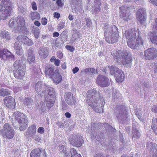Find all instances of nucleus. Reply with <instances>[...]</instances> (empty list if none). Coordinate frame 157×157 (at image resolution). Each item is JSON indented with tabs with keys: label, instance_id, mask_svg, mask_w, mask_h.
Returning <instances> with one entry per match:
<instances>
[{
	"label": "nucleus",
	"instance_id": "obj_64",
	"mask_svg": "<svg viewBox=\"0 0 157 157\" xmlns=\"http://www.w3.org/2000/svg\"><path fill=\"white\" fill-rule=\"evenodd\" d=\"M59 34L57 32H55L53 34V36L54 37H58L59 36Z\"/></svg>",
	"mask_w": 157,
	"mask_h": 157
},
{
	"label": "nucleus",
	"instance_id": "obj_63",
	"mask_svg": "<svg viewBox=\"0 0 157 157\" xmlns=\"http://www.w3.org/2000/svg\"><path fill=\"white\" fill-rule=\"evenodd\" d=\"M71 157H82L81 155L80 154L77 153L76 154H74L71 156Z\"/></svg>",
	"mask_w": 157,
	"mask_h": 157
},
{
	"label": "nucleus",
	"instance_id": "obj_21",
	"mask_svg": "<svg viewBox=\"0 0 157 157\" xmlns=\"http://www.w3.org/2000/svg\"><path fill=\"white\" fill-rule=\"evenodd\" d=\"M51 78L53 82L56 83H59L62 80V76L59 74V71L58 70L55 71V73Z\"/></svg>",
	"mask_w": 157,
	"mask_h": 157
},
{
	"label": "nucleus",
	"instance_id": "obj_3",
	"mask_svg": "<svg viewBox=\"0 0 157 157\" xmlns=\"http://www.w3.org/2000/svg\"><path fill=\"white\" fill-rule=\"evenodd\" d=\"M113 59L117 63L121 64L124 66L129 65L132 59L129 52L127 50H114L111 53Z\"/></svg>",
	"mask_w": 157,
	"mask_h": 157
},
{
	"label": "nucleus",
	"instance_id": "obj_10",
	"mask_svg": "<svg viewBox=\"0 0 157 157\" xmlns=\"http://www.w3.org/2000/svg\"><path fill=\"white\" fill-rule=\"evenodd\" d=\"M157 57V50L155 48H149L144 51V58L146 59H153Z\"/></svg>",
	"mask_w": 157,
	"mask_h": 157
},
{
	"label": "nucleus",
	"instance_id": "obj_35",
	"mask_svg": "<svg viewBox=\"0 0 157 157\" xmlns=\"http://www.w3.org/2000/svg\"><path fill=\"white\" fill-rule=\"evenodd\" d=\"M132 137L139 138L140 136V134L138 130L136 128H133L132 130Z\"/></svg>",
	"mask_w": 157,
	"mask_h": 157
},
{
	"label": "nucleus",
	"instance_id": "obj_45",
	"mask_svg": "<svg viewBox=\"0 0 157 157\" xmlns=\"http://www.w3.org/2000/svg\"><path fill=\"white\" fill-rule=\"evenodd\" d=\"M86 19V25L87 26V27H89L92 24V22H91V21L90 18H85Z\"/></svg>",
	"mask_w": 157,
	"mask_h": 157
},
{
	"label": "nucleus",
	"instance_id": "obj_50",
	"mask_svg": "<svg viewBox=\"0 0 157 157\" xmlns=\"http://www.w3.org/2000/svg\"><path fill=\"white\" fill-rule=\"evenodd\" d=\"M32 7L33 10H36L37 9L36 5L35 2H33L31 3Z\"/></svg>",
	"mask_w": 157,
	"mask_h": 157
},
{
	"label": "nucleus",
	"instance_id": "obj_38",
	"mask_svg": "<svg viewBox=\"0 0 157 157\" xmlns=\"http://www.w3.org/2000/svg\"><path fill=\"white\" fill-rule=\"evenodd\" d=\"M60 151L62 152L64 154V157H69L70 156L69 153L66 151V148L64 145H62L60 148Z\"/></svg>",
	"mask_w": 157,
	"mask_h": 157
},
{
	"label": "nucleus",
	"instance_id": "obj_48",
	"mask_svg": "<svg viewBox=\"0 0 157 157\" xmlns=\"http://www.w3.org/2000/svg\"><path fill=\"white\" fill-rule=\"evenodd\" d=\"M47 23V19L46 17L42 18L41 19V24L43 25H45Z\"/></svg>",
	"mask_w": 157,
	"mask_h": 157
},
{
	"label": "nucleus",
	"instance_id": "obj_60",
	"mask_svg": "<svg viewBox=\"0 0 157 157\" xmlns=\"http://www.w3.org/2000/svg\"><path fill=\"white\" fill-rule=\"evenodd\" d=\"M34 24L35 25L38 27L40 26L41 25L40 23L37 21H34Z\"/></svg>",
	"mask_w": 157,
	"mask_h": 157
},
{
	"label": "nucleus",
	"instance_id": "obj_43",
	"mask_svg": "<svg viewBox=\"0 0 157 157\" xmlns=\"http://www.w3.org/2000/svg\"><path fill=\"white\" fill-rule=\"evenodd\" d=\"M65 48L69 51L73 52L75 49V47L71 45H67L65 46Z\"/></svg>",
	"mask_w": 157,
	"mask_h": 157
},
{
	"label": "nucleus",
	"instance_id": "obj_28",
	"mask_svg": "<svg viewBox=\"0 0 157 157\" xmlns=\"http://www.w3.org/2000/svg\"><path fill=\"white\" fill-rule=\"evenodd\" d=\"M0 36L3 39H5L7 40H10L11 39L9 33L6 31H1Z\"/></svg>",
	"mask_w": 157,
	"mask_h": 157
},
{
	"label": "nucleus",
	"instance_id": "obj_46",
	"mask_svg": "<svg viewBox=\"0 0 157 157\" xmlns=\"http://www.w3.org/2000/svg\"><path fill=\"white\" fill-rule=\"evenodd\" d=\"M33 52L34 50L33 49L31 48H30L28 50L27 53L28 54V56H29H29L34 55H33Z\"/></svg>",
	"mask_w": 157,
	"mask_h": 157
},
{
	"label": "nucleus",
	"instance_id": "obj_58",
	"mask_svg": "<svg viewBox=\"0 0 157 157\" xmlns=\"http://www.w3.org/2000/svg\"><path fill=\"white\" fill-rule=\"evenodd\" d=\"M64 25L63 24V23L59 24L58 26V29L60 30L63 29L64 27Z\"/></svg>",
	"mask_w": 157,
	"mask_h": 157
},
{
	"label": "nucleus",
	"instance_id": "obj_4",
	"mask_svg": "<svg viewBox=\"0 0 157 157\" xmlns=\"http://www.w3.org/2000/svg\"><path fill=\"white\" fill-rule=\"evenodd\" d=\"M104 31L105 40L107 43L113 44L118 41L119 35L115 25H113L111 28L105 26Z\"/></svg>",
	"mask_w": 157,
	"mask_h": 157
},
{
	"label": "nucleus",
	"instance_id": "obj_62",
	"mask_svg": "<svg viewBox=\"0 0 157 157\" xmlns=\"http://www.w3.org/2000/svg\"><path fill=\"white\" fill-rule=\"evenodd\" d=\"M65 115L67 118H70L71 117V114L68 112H66L65 113Z\"/></svg>",
	"mask_w": 157,
	"mask_h": 157
},
{
	"label": "nucleus",
	"instance_id": "obj_41",
	"mask_svg": "<svg viewBox=\"0 0 157 157\" xmlns=\"http://www.w3.org/2000/svg\"><path fill=\"white\" fill-rule=\"evenodd\" d=\"M17 24L16 22L13 19H11L9 21V25L10 27L13 28H15L16 27V25Z\"/></svg>",
	"mask_w": 157,
	"mask_h": 157
},
{
	"label": "nucleus",
	"instance_id": "obj_47",
	"mask_svg": "<svg viewBox=\"0 0 157 157\" xmlns=\"http://www.w3.org/2000/svg\"><path fill=\"white\" fill-rule=\"evenodd\" d=\"M70 151L71 153V156H72V155H74V154H76L77 153L76 149L75 148H71Z\"/></svg>",
	"mask_w": 157,
	"mask_h": 157
},
{
	"label": "nucleus",
	"instance_id": "obj_55",
	"mask_svg": "<svg viewBox=\"0 0 157 157\" xmlns=\"http://www.w3.org/2000/svg\"><path fill=\"white\" fill-rule=\"evenodd\" d=\"M151 110L152 112L155 113L157 112V106L156 105H154L151 109Z\"/></svg>",
	"mask_w": 157,
	"mask_h": 157
},
{
	"label": "nucleus",
	"instance_id": "obj_49",
	"mask_svg": "<svg viewBox=\"0 0 157 157\" xmlns=\"http://www.w3.org/2000/svg\"><path fill=\"white\" fill-rule=\"evenodd\" d=\"M37 132L40 134H43L44 133V128L43 127H40L37 130Z\"/></svg>",
	"mask_w": 157,
	"mask_h": 157
},
{
	"label": "nucleus",
	"instance_id": "obj_14",
	"mask_svg": "<svg viewBox=\"0 0 157 157\" xmlns=\"http://www.w3.org/2000/svg\"><path fill=\"white\" fill-rule=\"evenodd\" d=\"M7 58L14 59V56L7 49H4L2 50L0 49V58L4 59V57Z\"/></svg>",
	"mask_w": 157,
	"mask_h": 157
},
{
	"label": "nucleus",
	"instance_id": "obj_20",
	"mask_svg": "<svg viewBox=\"0 0 157 157\" xmlns=\"http://www.w3.org/2000/svg\"><path fill=\"white\" fill-rule=\"evenodd\" d=\"M118 73H116L114 76L116 77V80L118 83L122 82L124 81L125 77L124 72L122 70L118 71Z\"/></svg>",
	"mask_w": 157,
	"mask_h": 157
},
{
	"label": "nucleus",
	"instance_id": "obj_40",
	"mask_svg": "<svg viewBox=\"0 0 157 157\" xmlns=\"http://www.w3.org/2000/svg\"><path fill=\"white\" fill-rule=\"evenodd\" d=\"M27 60L28 62L31 64L35 62V56L34 55L28 56Z\"/></svg>",
	"mask_w": 157,
	"mask_h": 157
},
{
	"label": "nucleus",
	"instance_id": "obj_52",
	"mask_svg": "<svg viewBox=\"0 0 157 157\" xmlns=\"http://www.w3.org/2000/svg\"><path fill=\"white\" fill-rule=\"evenodd\" d=\"M151 65L152 66V68L154 69V73H156L157 72V63H153L151 64Z\"/></svg>",
	"mask_w": 157,
	"mask_h": 157
},
{
	"label": "nucleus",
	"instance_id": "obj_1",
	"mask_svg": "<svg viewBox=\"0 0 157 157\" xmlns=\"http://www.w3.org/2000/svg\"><path fill=\"white\" fill-rule=\"evenodd\" d=\"M139 30L137 31L135 28H132L126 31L123 34V37L128 40V46L132 49H137L143 45L144 41L139 36Z\"/></svg>",
	"mask_w": 157,
	"mask_h": 157
},
{
	"label": "nucleus",
	"instance_id": "obj_17",
	"mask_svg": "<svg viewBox=\"0 0 157 157\" xmlns=\"http://www.w3.org/2000/svg\"><path fill=\"white\" fill-rule=\"evenodd\" d=\"M44 72L46 76H50L51 78L55 73L54 66L50 64L47 65L45 67Z\"/></svg>",
	"mask_w": 157,
	"mask_h": 157
},
{
	"label": "nucleus",
	"instance_id": "obj_42",
	"mask_svg": "<svg viewBox=\"0 0 157 157\" xmlns=\"http://www.w3.org/2000/svg\"><path fill=\"white\" fill-rule=\"evenodd\" d=\"M86 73L90 72L91 74H95L96 72V70L93 68H87L85 70Z\"/></svg>",
	"mask_w": 157,
	"mask_h": 157
},
{
	"label": "nucleus",
	"instance_id": "obj_27",
	"mask_svg": "<svg viewBox=\"0 0 157 157\" xmlns=\"http://www.w3.org/2000/svg\"><path fill=\"white\" fill-rule=\"evenodd\" d=\"M39 54L40 58L44 59L48 56V52L47 50L42 48L40 49L39 51Z\"/></svg>",
	"mask_w": 157,
	"mask_h": 157
},
{
	"label": "nucleus",
	"instance_id": "obj_16",
	"mask_svg": "<svg viewBox=\"0 0 157 157\" xmlns=\"http://www.w3.org/2000/svg\"><path fill=\"white\" fill-rule=\"evenodd\" d=\"M125 7H126V5H124L120 7V10L122 12L124 11V10H125V12H123L121 14L123 19L126 21H128L130 19L129 17L131 14H129L130 11L129 10L128 8H126L125 9Z\"/></svg>",
	"mask_w": 157,
	"mask_h": 157
},
{
	"label": "nucleus",
	"instance_id": "obj_30",
	"mask_svg": "<svg viewBox=\"0 0 157 157\" xmlns=\"http://www.w3.org/2000/svg\"><path fill=\"white\" fill-rule=\"evenodd\" d=\"M151 128L154 133L157 135V119L156 118H153Z\"/></svg>",
	"mask_w": 157,
	"mask_h": 157
},
{
	"label": "nucleus",
	"instance_id": "obj_56",
	"mask_svg": "<svg viewBox=\"0 0 157 157\" xmlns=\"http://www.w3.org/2000/svg\"><path fill=\"white\" fill-rule=\"evenodd\" d=\"M60 63V60L58 59H56V60L54 62V64L56 66H58L59 65V64Z\"/></svg>",
	"mask_w": 157,
	"mask_h": 157
},
{
	"label": "nucleus",
	"instance_id": "obj_25",
	"mask_svg": "<svg viewBox=\"0 0 157 157\" xmlns=\"http://www.w3.org/2000/svg\"><path fill=\"white\" fill-rule=\"evenodd\" d=\"M36 91L39 94H41V92L42 91L44 88L46 89L45 85H44L43 82L41 81L38 82L35 85Z\"/></svg>",
	"mask_w": 157,
	"mask_h": 157
},
{
	"label": "nucleus",
	"instance_id": "obj_12",
	"mask_svg": "<svg viewBox=\"0 0 157 157\" xmlns=\"http://www.w3.org/2000/svg\"><path fill=\"white\" fill-rule=\"evenodd\" d=\"M136 17L137 21L140 24H143L146 19L145 10L143 8L140 9L137 12Z\"/></svg>",
	"mask_w": 157,
	"mask_h": 157
},
{
	"label": "nucleus",
	"instance_id": "obj_34",
	"mask_svg": "<svg viewBox=\"0 0 157 157\" xmlns=\"http://www.w3.org/2000/svg\"><path fill=\"white\" fill-rule=\"evenodd\" d=\"M110 70V73L112 75L113 74L115 75L116 73H117L118 71L121 70L117 67H113V66H109L108 67Z\"/></svg>",
	"mask_w": 157,
	"mask_h": 157
},
{
	"label": "nucleus",
	"instance_id": "obj_44",
	"mask_svg": "<svg viewBox=\"0 0 157 157\" xmlns=\"http://www.w3.org/2000/svg\"><path fill=\"white\" fill-rule=\"evenodd\" d=\"M56 3L59 7H61L64 5V3L61 0H56Z\"/></svg>",
	"mask_w": 157,
	"mask_h": 157
},
{
	"label": "nucleus",
	"instance_id": "obj_51",
	"mask_svg": "<svg viewBox=\"0 0 157 157\" xmlns=\"http://www.w3.org/2000/svg\"><path fill=\"white\" fill-rule=\"evenodd\" d=\"M56 55L57 57L60 59H62L63 56V54L62 52L60 51H58L57 52Z\"/></svg>",
	"mask_w": 157,
	"mask_h": 157
},
{
	"label": "nucleus",
	"instance_id": "obj_22",
	"mask_svg": "<svg viewBox=\"0 0 157 157\" xmlns=\"http://www.w3.org/2000/svg\"><path fill=\"white\" fill-rule=\"evenodd\" d=\"M14 48L16 53L18 56H21L23 53V51L21 45L17 42H15L14 45Z\"/></svg>",
	"mask_w": 157,
	"mask_h": 157
},
{
	"label": "nucleus",
	"instance_id": "obj_37",
	"mask_svg": "<svg viewBox=\"0 0 157 157\" xmlns=\"http://www.w3.org/2000/svg\"><path fill=\"white\" fill-rule=\"evenodd\" d=\"M31 17L32 20L39 19L40 18V14L37 12H34L31 13Z\"/></svg>",
	"mask_w": 157,
	"mask_h": 157
},
{
	"label": "nucleus",
	"instance_id": "obj_61",
	"mask_svg": "<svg viewBox=\"0 0 157 157\" xmlns=\"http://www.w3.org/2000/svg\"><path fill=\"white\" fill-rule=\"evenodd\" d=\"M95 157H105L104 156H103L100 153L97 154L95 156ZM106 157H110L109 156H107Z\"/></svg>",
	"mask_w": 157,
	"mask_h": 157
},
{
	"label": "nucleus",
	"instance_id": "obj_33",
	"mask_svg": "<svg viewBox=\"0 0 157 157\" xmlns=\"http://www.w3.org/2000/svg\"><path fill=\"white\" fill-rule=\"evenodd\" d=\"M10 94V91L8 89L1 88L0 90V95L5 97Z\"/></svg>",
	"mask_w": 157,
	"mask_h": 157
},
{
	"label": "nucleus",
	"instance_id": "obj_19",
	"mask_svg": "<svg viewBox=\"0 0 157 157\" xmlns=\"http://www.w3.org/2000/svg\"><path fill=\"white\" fill-rule=\"evenodd\" d=\"M15 119L17 121L19 124H21L23 119L26 118V116L23 113L18 111H16L13 113Z\"/></svg>",
	"mask_w": 157,
	"mask_h": 157
},
{
	"label": "nucleus",
	"instance_id": "obj_2",
	"mask_svg": "<svg viewBox=\"0 0 157 157\" xmlns=\"http://www.w3.org/2000/svg\"><path fill=\"white\" fill-rule=\"evenodd\" d=\"M97 94V92L95 90L93 89L88 91L86 93V100L88 105L94 109L96 112L100 113L101 111L96 108L100 106L102 108L103 107L105 104V101L102 97H100L99 98H97L96 96Z\"/></svg>",
	"mask_w": 157,
	"mask_h": 157
},
{
	"label": "nucleus",
	"instance_id": "obj_7",
	"mask_svg": "<svg viewBox=\"0 0 157 157\" xmlns=\"http://www.w3.org/2000/svg\"><path fill=\"white\" fill-rule=\"evenodd\" d=\"M2 136L9 139L12 138L14 135V131L13 128L8 123L4 124L3 128L1 129Z\"/></svg>",
	"mask_w": 157,
	"mask_h": 157
},
{
	"label": "nucleus",
	"instance_id": "obj_53",
	"mask_svg": "<svg viewBox=\"0 0 157 157\" xmlns=\"http://www.w3.org/2000/svg\"><path fill=\"white\" fill-rule=\"evenodd\" d=\"M117 108L118 109H124L125 108V106L123 105H117Z\"/></svg>",
	"mask_w": 157,
	"mask_h": 157
},
{
	"label": "nucleus",
	"instance_id": "obj_32",
	"mask_svg": "<svg viewBox=\"0 0 157 157\" xmlns=\"http://www.w3.org/2000/svg\"><path fill=\"white\" fill-rule=\"evenodd\" d=\"M47 89H48V94L51 98H53L54 97L56 98L55 91L54 89L51 87L46 86Z\"/></svg>",
	"mask_w": 157,
	"mask_h": 157
},
{
	"label": "nucleus",
	"instance_id": "obj_13",
	"mask_svg": "<svg viewBox=\"0 0 157 157\" xmlns=\"http://www.w3.org/2000/svg\"><path fill=\"white\" fill-rule=\"evenodd\" d=\"M16 40V42H17L19 44L21 42L28 46H31L33 44L32 40L25 36L21 35H19L17 37Z\"/></svg>",
	"mask_w": 157,
	"mask_h": 157
},
{
	"label": "nucleus",
	"instance_id": "obj_31",
	"mask_svg": "<svg viewBox=\"0 0 157 157\" xmlns=\"http://www.w3.org/2000/svg\"><path fill=\"white\" fill-rule=\"evenodd\" d=\"M29 135L31 136L35 134L36 131V128L35 125H32L28 129Z\"/></svg>",
	"mask_w": 157,
	"mask_h": 157
},
{
	"label": "nucleus",
	"instance_id": "obj_54",
	"mask_svg": "<svg viewBox=\"0 0 157 157\" xmlns=\"http://www.w3.org/2000/svg\"><path fill=\"white\" fill-rule=\"evenodd\" d=\"M54 17L58 19L60 17V14L58 12H54L53 14Z\"/></svg>",
	"mask_w": 157,
	"mask_h": 157
},
{
	"label": "nucleus",
	"instance_id": "obj_29",
	"mask_svg": "<svg viewBox=\"0 0 157 157\" xmlns=\"http://www.w3.org/2000/svg\"><path fill=\"white\" fill-rule=\"evenodd\" d=\"M28 120L26 118L24 119L23 121H22L21 124H19L21 125L20 127V130L21 131H23L25 130L28 126Z\"/></svg>",
	"mask_w": 157,
	"mask_h": 157
},
{
	"label": "nucleus",
	"instance_id": "obj_24",
	"mask_svg": "<svg viewBox=\"0 0 157 157\" xmlns=\"http://www.w3.org/2000/svg\"><path fill=\"white\" fill-rule=\"evenodd\" d=\"M16 19V21L17 25L18 28L24 26L25 24V20L24 17L21 16H18Z\"/></svg>",
	"mask_w": 157,
	"mask_h": 157
},
{
	"label": "nucleus",
	"instance_id": "obj_36",
	"mask_svg": "<svg viewBox=\"0 0 157 157\" xmlns=\"http://www.w3.org/2000/svg\"><path fill=\"white\" fill-rule=\"evenodd\" d=\"M32 33L36 39H38L39 38L40 33V29L39 28L36 27H34L32 29Z\"/></svg>",
	"mask_w": 157,
	"mask_h": 157
},
{
	"label": "nucleus",
	"instance_id": "obj_9",
	"mask_svg": "<svg viewBox=\"0 0 157 157\" xmlns=\"http://www.w3.org/2000/svg\"><path fill=\"white\" fill-rule=\"evenodd\" d=\"M152 29L156 30L157 32L153 31L148 34L151 42L153 44L157 45V18L155 19V22L151 25Z\"/></svg>",
	"mask_w": 157,
	"mask_h": 157
},
{
	"label": "nucleus",
	"instance_id": "obj_26",
	"mask_svg": "<svg viewBox=\"0 0 157 157\" xmlns=\"http://www.w3.org/2000/svg\"><path fill=\"white\" fill-rule=\"evenodd\" d=\"M41 149L37 148L33 149L30 153V157H40L41 152Z\"/></svg>",
	"mask_w": 157,
	"mask_h": 157
},
{
	"label": "nucleus",
	"instance_id": "obj_11",
	"mask_svg": "<svg viewBox=\"0 0 157 157\" xmlns=\"http://www.w3.org/2000/svg\"><path fill=\"white\" fill-rule=\"evenodd\" d=\"M96 81L97 83L102 87L108 86L110 84L109 78L101 75L98 76Z\"/></svg>",
	"mask_w": 157,
	"mask_h": 157
},
{
	"label": "nucleus",
	"instance_id": "obj_59",
	"mask_svg": "<svg viewBox=\"0 0 157 157\" xmlns=\"http://www.w3.org/2000/svg\"><path fill=\"white\" fill-rule=\"evenodd\" d=\"M150 2L153 5L157 6V0H150Z\"/></svg>",
	"mask_w": 157,
	"mask_h": 157
},
{
	"label": "nucleus",
	"instance_id": "obj_18",
	"mask_svg": "<svg viewBox=\"0 0 157 157\" xmlns=\"http://www.w3.org/2000/svg\"><path fill=\"white\" fill-rule=\"evenodd\" d=\"M65 100L68 104L70 105H74L76 102L75 98L70 93H67L65 97Z\"/></svg>",
	"mask_w": 157,
	"mask_h": 157
},
{
	"label": "nucleus",
	"instance_id": "obj_15",
	"mask_svg": "<svg viewBox=\"0 0 157 157\" xmlns=\"http://www.w3.org/2000/svg\"><path fill=\"white\" fill-rule=\"evenodd\" d=\"M4 102L5 104L8 108H13L15 105V99L11 96L5 97L4 99Z\"/></svg>",
	"mask_w": 157,
	"mask_h": 157
},
{
	"label": "nucleus",
	"instance_id": "obj_5",
	"mask_svg": "<svg viewBox=\"0 0 157 157\" xmlns=\"http://www.w3.org/2000/svg\"><path fill=\"white\" fill-rule=\"evenodd\" d=\"M0 5V21L6 20L10 16L12 4L10 0H2Z\"/></svg>",
	"mask_w": 157,
	"mask_h": 157
},
{
	"label": "nucleus",
	"instance_id": "obj_6",
	"mask_svg": "<svg viewBox=\"0 0 157 157\" xmlns=\"http://www.w3.org/2000/svg\"><path fill=\"white\" fill-rule=\"evenodd\" d=\"M13 66V72L15 77L18 79H23L25 74V68H22L21 61L20 60H16Z\"/></svg>",
	"mask_w": 157,
	"mask_h": 157
},
{
	"label": "nucleus",
	"instance_id": "obj_23",
	"mask_svg": "<svg viewBox=\"0 0 157 157\" xmlns=\"http://www.w3.org/2000/svg\"><path fill=\"white\" fill-rule=\"evenodd\" d=\"M56 98H53L49 99L48 98H45V101H44V103L46 104L48 109H50L52 107L55 103Z\"/></svg>",
	"mask_w": 157,
	"mask_h": 157
},
{
	"label": "nucleus",
	"instance_id": "obj_39",
	"mask_svg": "<svg viewBox=\"0 0 157 157\" xmlns=\"http://www.w3.org/2000/svg\"><path fill=\"white\" fill-rule=\"evenodd\" d=\"M33 102V100L32 99L28 98H25L24 101V104L27 106H30Z\"/></svg>",
	"mask_w": 157,
	"mask_h": 157
},
{
	"label": "nucleus",
	"instance_id": "obj_57",
	"mask_svg": "<svg viewBox=\"0 0 157 157\" xmlns=\"http://www.w3.org/2000/svg\"><path fill=\"white\" fill-rule=\"evenodd\" d=\"M79 71V68L76 67L75 68H74L72 69V72L74 74H75L78 72Z\"/></svg>",
	"mask_w": 157,
	"mask_h": 157
},
{
	"label": "nucleus",
	"instance_id": "obj_8",
	"mask_svg": "<svg viewBox=\"0 0 157 157\" xmlns=\"http://www.w3.org/2000/svg\"><path fill=\"white\" fill-rule=\"evenodd\" d=\"M71 144L77 147H80L84 143V140L81 136L72 134L68 138Z\"/></svg>",
	"mask_w": 157,
	"mask_h": 157
}]
</instances>
